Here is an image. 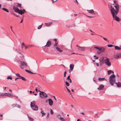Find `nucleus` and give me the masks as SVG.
<instances>
[{"label": "nucleus", "mask_w": 121, "mask_h": 121, "mask_svg": "<svg viewBox=\"0 0 121 121\" xmlns=\"http://www.w3.org/2000/svg\"><path fill=\"white\" fill-rule=\"evenodd\" d=\"M74 16H77V14H74Z\"/></svg>", "instance_id": "nucleus-62"}, {"label": "nucleus", "mask_w": 121, "mask_h": 121, "mask_svg": "<svg viewBox=\"0 0 121 121\" xmlns=\"http://www.w3.org/2000/svg\"><path fill=\"white\" fill-rule=\"evenodd\" d=\"M17 104H13L12 105V107L13 108L16 107L17 106Z\"/></svg>", "instance_id": "nucleus-31"}, {"label": "nucleus", "mask_w": 121, "mask_h": 121, "mask_svg": "<svg viewBox=\"0 0 121 121\" xmlns=\"http://www.w3.org/2000/svg\"><path fill=\"white\" fill-rule=\"evenodd\" d=\"M87 11L90 14H95V12L93 9L91 10H87Z\"/></svg>", "instance_id": "nucleus-12"}, {"label": "nucleus", "mask_w": 121, "mask_h": 121, "mask_svg": "<svg viewBox=\"0 0 121 121\" xmlns=\"http://www.w3.org/2000/svg\"><path fill=\"white\" fill-rule=\"evenodd\" d=\"M65 83H66V85L67 86H69V83H68V82H67L66 81V82Z\"/></svg>", "instance_id": "nucleus-40"}, {"label": "nucleus", "mask_w": 121, "mask_h": 121, "mask_svg": "<svg viewBox=\"0 0 121 121\" xmlns=\"http://www.w3.org/2000/svg\"><path fill=\"white\" fill-rule=\"evenodd\" d=\"M112 72L111 70H109L108 71V74H110Z\"/></svg>", "instance_id": "nucleus-36"}, {"label": "nucleus", "mask_w": 121, "mask_h": 121, "mask_svg": "<svg viewBox=\"0 0 121 121\" xmlns=\"http://www.w3.org/2000/svg\"><path fill=\"white\" fill-rule=\"evenodd\" d=\"M5 96L9 97H12L13 96H15V95H13V94L9 93H5Z\"/></svg>", "instance_id": "nucleus-13"}, {"label": "nucleus", "mask_w": 121, "mask_h": 121, "mask_svg": "<svg viewBox=\"0 0 121 121\" xmlns=\"http://www.w3.org/2000/svg\"><path fill=\"white\" fill-rule=\"evenodd\" d=\"M5 95V93H3L0 95V96H3Z\"/></svg>", "instance_id": "nucleus-33"}, {"label": "nucleus", "mask_w": 121, "mask_h": 121, "mask_svg": "<svg viewBox=\"0 0 121 121\" xmlns=\"http://www.w3.org/2000/svg\"><path fill=\"white\" fill-rule=\"evenodd\" d=\"M22 21H23V19H22V20H21V22H20V23H21L22 22Z\"/></svg>", "instance_id": "nucleus-64"}, {"label": "nucleus", "mask_w": 121, "mask_h": 121, "mask_svg": "<svg viewBox=\"0 0 121 121\" xmlns=\"http://www.w3.org/2000/svg\"><path fill=\"white\" fill-rule=\"evenodd\" d=\"M24 45V44L23 43L21 44V46H22V45Z\"/></svg>", "instance_id": "nucleus-56"}, {"label": "nucleus", "mask_w": 121, "mask_h": 121, "mask_svg": "<svg viewBox=\"0 0 121 121\" xmlns=\"http://www.w3.org/2000/svg\"><path fill=\"white\" fill-rule=\"evenodd\" d=\"M50 113L52 114H53V111L51 109Z\"/></svg>", "instance_id": "nucleus-39"}, {"label": "nucleus", "mask_w": 121, "mask_h": 121, "mask_svg": "<svg viewBox=\"0 0 121 121\" xmlns=\"http://www.w3.org/2000/svg\"><path fill=\"white\" fill-rule=\"evenodd\" d=\"M94 57H95L96 58H95V59H97L99 58L98 57L96 56L95 55L94 56Z\"/></svg>", "instance_id": "nucleus-42"}, {"label": "nucleus", "mask_w": 121, "mask_h": 121, "mask_svg": "<svg viewBox=\"0 0 121 121\" xmlns=\"http://www.w3.org/2000/svg\"><path fill=\"white\" fill-rule=\"evenodd\" d=\"M58 118L61 121H65V119L63 118L62 117H58Z\"/></svg>", "instance_id": "nucleus-21"}, {"label": "nucleus", "mask_w": 121, "mask_h": 121, "mask_svg": "<svg viewBox=\"0 0 121 121\" xmlns=\"http://www.w3.org/2000/svg\"><path fill=\"white\" fill-rule=\"evenodd\" d=\"M7 79H10L11 80L12 79V78L10 76H8L7 78Z\"/></svg>", "instance_id": "nucleus-32"}, {"label": "nucleus", "mask_w": 121, "mask_h": 121, "mask_svg": "<svg viewBox=\"0 0 121 121\" xmlns=\"http://www.w3.org/2000/svg\"><path fill=\"white\" fill-rule=\"evenodd\" d=\"M113 2L114 3V7L116 10V11L118 12L119 11V6L118 3L115 0H114Z\"/></svg>", "instance_id": "nucleus-7"}, {"label": "nucleus", "mask_w": 121, "mask_h": 121, "mask_svg": "<svg viewBox=\"0 0 121 121\" xmlns=\"http://www.w3.org/2000/svg\"><path fill=\"white\" fill-rule=\"evenodd\" d=\"M30 106L32 109L34 110L37 111L38 110V106L35 104V101H33L30 103Z\"/></svg>", "instance_id": "nucleus-4"}, {"label": "nucleus", "mask_w": 121, "mask_h": 121, "mask_svg": "<svg viewBox=\"0 0 121 121\" xmlns=\"http://www.w3.org/2000/svg\"><path fill=\"white\" fill-rule=\"evenodd\" d=\"M94 48H95L98 49L101 52H104V48H100L95 47H94Z\"/></svg>", "instance_id": "nucleus-10"}, {"label": "nucleus", "mask_w": 121, "mask_h": 121, "mask_svg": "<svg viewBox=\"0 0 121 121\" xmlns=\"http://www.w3.org/2000/svg\"><path fill=\"white\" fill-rule=\"evenodd\" d=\"M17 7H19L20 8H21V4H19L18 3H17Z\"/></svg>", "instance_id": "nucleus-34"}, {"label": "nucleus", "mask_w": 121, "mask_h": 121, "mask_svg": "<svg viewBox=\"0 0 121 121\" xmlns=\"http://www.w3.org/2000/svg\"><path fill=\"white\" fill-rule=\"evenodd\" d=\"M85 47H82L80 46H78V50H79L81 51H83L85 49Z\"/></svg>", "instance_id": "nucleus-15"}, {"label": "nucleus", "mask_w": 121, "mask_h": 121, "mask_svg": "<svg viewBox=\"0 0 121 121\" xmlns=\"http://www.w3.org/2000/svg\"><path fill=\"white\" fill-rule=\"evenodd\" d=\"M56 49L58 52H62V51L58 47H57Z\"/></svg>", "instance_id": "nucleus-24"}, {"label": "nucleus", "mask_w": 121, "mask_h": 121, "mask_svg": "<svg viewBox=\"0 0 121 121\" xmlns=\"http://www.w3.org/2000/svg\"><path fill=\"white\" fill-rule=\"evenodd\" d=\"M51 44L52 42L50 41L49 40L47 41L46 45L45 46H46L48 47H49L51 45Z\"/></svg>", "instance_id": "nucleus-11"}, {"label": "nucleus", "mask_w": 121, "mask_h": 121, "mask_svg": "<svg viewBox=\"0 0 121 121\" xmlns=\"http://www.w3.org/2000/svg\"><path fill=\"white\" fill-rule=\"evenodd\" d=\"M16 75L17 77H19V78H20L21 76L18 73H17L16 74Z\"/></svg>", "instance_id": "nucleus-35"}, {"label": "nucleus", "mask_w": 121, "mask_h": 121, "mask_svg": "<svg viewBox=\"0 0 121 121\" xmlns=\"http://www.w3.org/2000/svg\"><path fill=\"white\" fill-rule=\"evenodd\" d=\"M115 58L116 59H118L121 58V54H117L115 56Z\"/></svg>", "instance_id": "nucleus-17"}, {"label": "nucleus", "mask_w": 121, "mask_h": 121, "mask_svg": "<svg viewBox=\"0 0 121 121\" xmlns=\"http://www.w3.org/2000/svg\"><path fill=\"white\" fill-rule=\"evenodd\" d=\"M53 97L54 98V99H55V100H56V98H55V96H53Z\"/></svg>", "instance_id": "nucleus-53"}, {"label": "nucleus", "mask_w": 121, "mask_h": 121, "mask_svg": "<svg viewBox=\"0 0 121 121\" xmlns=\"http://www.w3.org/2000/svg\"><path fill=\"white\" fill-rule=\"evenodd\" d=\"M17 62L19 64H20L19 67L21 69H23L25 67L27 66V64L25 61L20 60H18Z\"/></svg>", "instance_id": "nucleus-3"}, {"label": "nucleus", "mask_w": 121, "mask_h": 121, "mask_svg": "<svg viewBox=\"0 0 121 121\" xmlns=\"http://www.w3.org/2000/svg\"><path fill=\"white\" fill-rule=\"evenodd\" d=\"M19 78L22 79V80L24 81H26V79L24 77L21 76L20 78Z\"/></svg>", "instance_id": "nucleus-22"}, {"label": "nucleus", "mask_w": 121, "mask_h": 121, "mask_svg": "<svg viewBox=\"0 0 121 121\" xmlns=\"http://www.w3.org/2000/svg\"><path fill=\"white\" fill-rule=\"evenodd\" d=\"M19 79V78H16L15 79V81H16V80L17 79Z\"/></svg>", "instance_id": "nucleus-48"}, {"label": "nucleus", "mask_w": 121, "mask_h": 121, "mask_svg": "<svg viewBox=\"0 0 121 121\" xmlns=\"http://www.w3.org/2000/svg\"><path fill=\"white\" fill-rule=\"evenodd\" d=\"M66 88L67 90L68 91V92H69V93H70V91L67 88V87L66 86Z\"/></svg>", "instance_id": "nucleus-41"}, {"label": "nucleus", "mask_w": 121, "mask_h": 121, "mask_svg": "<svg viewBox=\"0 0 121 121\" xmlns=\"http://www.w3.org/2000/svg\"><path fill=\"white\" fill-rule=\"evenodd\" d=\"M52 0V3H53L54 2H55L57 1V0H56L55 1H54V0Z\"/></svg>", "instance_id": "nucleus-47"}, {"label": "nucleus", "mask_w": 121, "mask_h": 121, "mask_svg": "<svg viewBox=\"0 0 121 121\" xmlns=\"http://www.w3.org/2000/svg\"><path fill=\"white\" fill-rule=\"evenodd\" d=\"M52 24L51 22H49L48 23H45V24L47 26H50Z\"/></svg>", "instance_id": "nucleus-23"}, {"label": "nucleus", "mask_w": 121, "mask_h": 121, "mask_svg": "<svg viewBox=\"0 0 121 121\" xmlns=\"http://www.w3.org/2000/svg\"><path fill=\"white\" fill-rule=\"evenodd\" d=\"M10 29H11H11H12V26H10Z\"/></svg>", "instance_id": "nucleus-63"}, {"label": "nucleus", "mask_w": 121, "mask_h": 121, "mask_svg": "<svg viewBox=\"0 0 121 121\" xmlns=\"http://www.w3.org/2000/svg\"><path fill=\"white\" fill-rule=\"evenodd\" d=\"M49 113H48L47 116V117L48 118V117H49Z\"/></svg>", "instance_id": "nucleus-51"}, {"label": "nucleus", "mask_w": 121, "mask_h": 121, "mask_svg": "<svg viewBox=\"0 0 121 121\" xmlns=\"http://www.w3.org/2000/svg\"><path fill=\"white\" fill-rule=\"evenodd\" d=\"M115 76L113 74L111 75L109 77V82L111 85H113L115 83L118 87H121V82H118L117 83L115 82Z\"/></svg>", "instance_id": "nucleus-1"}, {"label": "nucleus", "mask_w": 121, "mask_h": 121, "mask_svg": "<svg viewBox=\"0 0 121 121\" xmlns=\"http://www.w3.org/2000/svg\"><path fill=\"white\" fill-rule=\"evenodd\" d=\"M81 113L82 114V115H85L84 113L83 112H81Z\"/></svg>", "instance_id": "nucleus-50"}, {"label": "nucleus", "mask_w": 121, "mask_h": 121, "mask_svg": "<svg viewBox=\"0 0 121 121\" xmlns=\"http://www.w3.org/2000/svg\"><path fill=\"white\" fill-rule=\"evenodd\" d=\"M24 46L25 47V49H27L28 48V46Z\"/></svg>", "instance_id": "nucleus-46"}, {"label": "nucleus", "mask_w": 121, "mask_h": 121, "mask_svg": "<svg viewBox=\"0 0 121 121\" xmlns=\"http://www.w3.org/2000/svg\"><path fill=\"white\" fill-rule=\"evenodd\" d=\"M39 95L40 97L43 98H45L48 96L47 95L45 92L43 91H40Z\"/></svg>", "instance_id": "nucleus-6"}, {"label": "nucleus", "mask_w": 121, "mask_h": 121, "mask_svg": "<svg viewBox=\"0 0 121 121\" xmlns=\"http://www.w3.org/2000/svg\"><path fill=\"white\" fill-rule=\"evenodd\" d=\"M13 9L15 12L18 13L20 15H22L26 12V11L24 9H23L22 10H19L17 7H13Z\"/></svg>", "instance_id": "nucleus-5"}, {"label": "nucleus", "mask_w": 121, "mask_h": 121, "mask_svg": "<svg viewBox=\"0 0 121 121\" xmlns=\"http://www.w3.org/2000/svg\"><path fill=\"white\" fill-rule=\"evenodd\" d=\"M25 70L28 73H30L35 74V73H33V72H31V71H29V70L26 69Z\"/></svg>", "instance_id": "nucleus-26"}, {"label": "nucleus", "mask_w": 121, "mask_h": 121, "mask_svg": "<svg viewBox=\"0 0 121 121\" xmlns=\"http://www.w3.org/2000/svg\"><path fill=\"white\" fill-rule=\"evenodd\" d=\"M16 107H17L19 108H20L19 105H17V106H16Z\"/></svg>", "instance_id": "nucleus-45"}, {"label": "nucleus", "mask_w": 121, "mask_h": 121, "mask_svg": "<svg viewBox=\"0 0 121 121\" xmlns=\"http://www.w3.org/2000/svg\"><path fill=\"white\" fill-rule=\"evenodd\" d=\"M35 91H36V92H37L38 91V89L37 87H36V89L35 90Z\"/></svg>", "instance_id": "nucleus-49"}, {"label": "nucleus", "mask_w": 121, "mask_h": 121, "mask_svg": "<svg viewBox=\"0 0 121 121\" xmlns=\"http://www.w3.org/2000/svg\"><path fill=\"white\" fill-rule=\"evenodd\" d=\"M70 75L68 76L67 77V79L68 80H70Z\"/></svg>", "instance_id": "nucleus-43"}, {"label": "nucleus", "mask_w": 121, "mask_h": 121, "mask_svg": "<svg viewBox=\"0 0 121 121\" xmlns=\"http://www.w3.org/2000/svg\"><path fill=\"white\" fill-rule=\"evenodd\" d=\"M71 90L72 91V92H73L74 91L72 89H71Z\"/></svg>", "instance_id": "nucleus-60"}, {"label": "nucleus", "mask_w": 121, "mask_h": 121, "mask_svg": "<svg viewBox=\"0 0 121 121\" xmlns=\"http://www.w3.org/2000/svg\"><path fill=\"white\" fill-rule=\"evenodd\" d=\"M116 50H120L121 49V48L117 46H114Z\"/></svg>", "instance_id": "nucleus-20"}, {"label": "nucleus", "mask_w": 121, "mask_h": 121, "mask_svg": "<svg viewBox=\"0 0 121 121\" xmlns=\"http://www.w3.org/2000/svg\"><path fill=\"white\" fill-rule=\"evenodd\" d=\"M29 92H30V93H32V91H30Z\"/></svg>", "instance_id": "nucleus-61"}, {"label": "nucleus", "mask_w": 121, "mask_h": 121, "mask_svg": "<svg viewBox=\"0 0 121 121\" xmlns=\"http://www.w3.org/2000/svg\"><path fill=\"white\" fill-rule=\"evenodd\" d=\"M104 87V85H100L99 86V87L98 88V89L99 90H101L103 89V88Z\"/></svg>", "instance_id": "nucleus-16"}, {"label": "nucleus", "mask_w": 121, "mask_h": 121, "mask_svg": "<svg viewBox=\"0 0 121 121\" xmlns=\"http://www.w3.org/2000/svg\"><path fill=\"white\" fill-rule=\"evenodd\" d=\"M74 65L73 64H70V65L69 67L70 69L72 71L73 69Z\"/></svg>", "instance_id": "nucleus-18"}, {"label": "nucleus", "mask_w": 121, "mask_h": 121, "mask_svg": "<svg viewBox=\"0 0 121 121\" xmlns=\"http://www.w3.org/2000/svg\"><path fill=\"white\" fill-rule=\"evenodd\" d=\"M108 47H111L112 46H114L111 44H109L108 45Z\"/></svg>", "instance_id": "nucleus-38"}, {"label": "nucleus", "mask_w": 121, "mask_h": 121, "mask_svg": "<svg viewBox=\"0 0 121 121\" xmlns=\"http://www.w3.org/2000/svg\"><path fill=\"white\" fill-rule=\"evenodd\" d=\"M49 104L50 106H52L53 104V102L52 100L51 99H48Z\"/></svg>", "instance_id": "nucleus-14"}, {"label": "nucleus", "mask_w": 121, "mask_h": 121, "mask_svg": "<svg viewBox=\"0 0 121 121\" xmlns=\"http://www.w3.org/2000/svg\"><path fill=\"white\" fill-rule=\"evenodd\" d=\"M3 115L2 114H0V116L1 117H2Z\"/></svg>", "instance_id": "nucleus-59"}, {"label": "nucleus", "mask_w": 121, "mask_h": 121, "mask_svg": "<svg viewBox=\"0 0 121 121\" xmlns=\"http://www.w3.org/2000/svg\"><path fill=\"white\" fill-rule=\"evenodd\" d=\"M28 46H30V47H33V45H28Z\"/></svg>", "instance_id": "nucleus-54"}, {"label": "nucleus", "mask_w": 121, "mask_h": 121, "mask_svg": "<svg viewBox=\"0 0 121 121\" xmlns=\"http://www.w3.org/2000/svg\"><path fill=\"white\" fill-rule=\"evenodd\" d=\"M99 60L100 61L99 65L100 66L102 65L104 63V57L100 58L99 59Z\"/></svg>", "instance_id": "nucleus-9"}, {"label": "nucleus", "mask_w": 121, "mask_h": 121, "mask_svg": "<svg viewBox=\"0 0 121 121\" xmlns=\"http://www.w3.org/2000/svg\"><path fill=\"white\" fill-rule=\"evenodd\" d=\"M6 87H4V90H5L6 89Z\"/></svg>", "instance_id": "nucleus-58"}, {"label": "nucleus", "mask_w": 121, "mask_h": 121, "mask_svg": "<svg viewBox=\"0 0 121 121\" xmlns=\"http://www.w3.org/2000/svg\"><path fill=\"white\" fill-rule=\"evenodd\" d=\"M42 24H42L40 26H39L38 27V29H40L41 28V27H42Z\"/></svg>", "instance_id": "nucleus-30"}, {"label": "nucleus", "mask_w": 121, "mask_h": 121, "mask_svg": "<svg viewBox=\"0 0 121 121\" xmlns=\"http://www.w3.org/2000/svg\"><path fill=\"white\" fill-rule=\"evenodd\" d=\"M2 9L4 11L6 12L7 13L9 12V11L8 9L5 8H2Z\"/></svg>", "instance_id": "nucleus-25"}, {"label": "nucleus", "mask_w": 121, "mask_h": 121, "mask_svg": "<svg viewBox=\"0 0 121 121\" xmlns=\"http://www.w3.org/2000/svg\"><path fill=\"white\" fill-rule=\"evenodd\" d=\"M53 40L55 41V42H56L57 41V40L56 39H54Z\"/></svg>", "instance_id": "nucleus-52"}, {"label": "nucleus", "mask_w": 121, "mask_h": 121, "mask_svg": "<svg viewBox=\"0 0 121 121\" xmlns=\"http://www.w3.org/2000/svg\"><path fill=\"white\" fill-rule=\"evenodd\" d=\"M111 13L112 15L113 18H115V20L117 21H119L120 20V19L119 17L116 16L118 14L117 12L116 11L114 8H112L111 6Z\"/></svg>", "instance_id": "nucleus-2"}, {"label": "nucleus", "mask_w": 121, "mask_h": 121, "mask_svg": "<svg viewBox=\"0 0 121 121\" xmlns=\"http://www.w3.org/2000/svg\"><path fill=\"white\" fill-rule=\"evenodd\" d=\"M104 79L105 78H99L98 79V80L99 81H101L104 80Z\"/></svg>", "instance_id": "nucleus-27"}, {"label": "nucleus", "mask_w": 121, "mask_h": 121, "mask_svg": "<svg viewBox=\"0 0 121 121\" xmlns=\"http://www.w3.org/2000/svg\"><path fill=\"white\" fill-rule=\"evenodd\" d=\"M42 109L41 108V110L40 112V113L42 114V117H43L44 115H45L46 114V113L44 112L42 110Z\"/></svg>", "instance_id": "nucleus-19"}, {"label": "nucleus", "mask_w": 121, "mask_h": 121, "mask_svg": "<svg viewBox=\"0 0 121 121\" xmlns=\"http://www.w3.org/2000/svg\"><path fill=\"white\" fill-rule=\"evenodd\" d=\"M87 17H90V18H91V17H92V16H87Z\"/></svg>", "instance_id": "nucleus-55"}, {"label": "nucleus", "mask_w": 121, "mask_h": 121, "mask_svg": "<svg viewBox=\"0 0 121 121\" xmlns=\"http://www.w3.org/2000/svg\"><path fill=\"white\" fill-rule=\"evenodd\" d=\"M57 42L56 43V42H55V44H54V46L56 48V49L57 47H57Z\"/></svg>", "instance_id": "nucleus-29"}, {"label": "nucleus", "mask_w": 121, "mask_h": 121, "mask_svg": "<svg viewBox=\"0 0 121 121\" xmlns=\"http://www.w3.org/2000/svg\"><path fill=\"white\" fill-rule=\"evenodd\" d=\"M28 118L29 119L30 121H34V119L32 118L31 117H28Z\"/></svg>", "instance_id": "nucleus-28"}, {"label": "nucleus", "mask_w": 121, "mask_h": 121, "mask_svg": "<svg viewBox=\"0 0 121 121\" xmlns=\"http://www.w3.org/2000/svg\"><path fill=\"white\" fill-rule=\"evenodd\" d=\"M104 61L105 63L107 66H109L111 65V64L109 62V59L108 58H106Z\"/></svg>", "instance_id": "nucleus-8"}, {"label": "nucleus", "mask_w": 121, "mask_h": 121, "mask_svg": "<svg viewBox=\"0 0 121 121\" xmlns=\"http://www.w3.org/2000/svg\"><path fill=\"white\" fill-rule=\"evenodd\" d=\"M100 36L102 38H103L104 40H105L106 41H107V38H103V37L102 36Z\"/></svg>", "instance_id": "nucleus-37"}, {"label": "nucleus", "mask_w": 121, "mask_h": 121, "mask_svg": "<svg viewBox=\"0 0 121 121\" xmlns=\"http://www.w3.org/2000/svg\"><path fill=\"white\" fill-rule=\"evenodd\" d=\"M13 32V33L15 34V33H14V32L13 31V30H12V29H11V30Z\"/></svg>", "instance_id": "nucleus-57"}, {"label": "nucleus", "mask_w": 121, "mask_h": 121, "mask_svg": "<svg viewBox=\"0 0 121 121\" xmlns=\"http://www.w3.org/2000/svg\"><path fill=\"white\" fill-rule=\"evenodd\" d=\"M96 65L97 67H98L99 66V63H96Z\"/></svg>", "instance_id": "nucleus-44"}]
</instances>
